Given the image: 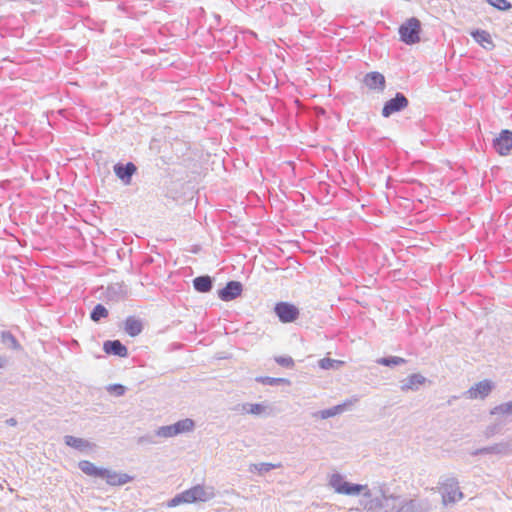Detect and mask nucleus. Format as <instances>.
Masks as SVG:
<instances>
[{
    "label": "nucleus",
    "instance_id": "obj_28",
    "mask_svg": "<svg viewBox=\"0 0 512 512\" xmlns=\"http://www.w3.org/2000/svg\"><path fill=\"white\" fill-rule=\"evenodd\" d=\"M256 381L259 383H262L264 385H269V386H276L279 384H288L289 383V381L285 378H275V377H269V376L257 377Z\"/></svg>",
    "mask_w": 512,
    "mask_h": 512
},
{
    "label": "nucleus",
    "instance_id": "obj_19",
    "mask_svg": "<svg viewBox=\"0 0 512 512\" xmlns=\"http://www.w3.org/2000/svg\"><path fill=\"white\" fill-rule=\"evenodd\" d=\"M124 329H125V332L129 336L135 337V336H138L142 332L143 325L139 319H137L133 316H129L125 320V328Z\"/></svg>",
    "mask_w": 512,
    "mask_h": 512
},
{
    "label": "nucleus",
    "instance_id": "obj_11",
    "mask_svg": "<svg viewBox=\"0 0 512 512\" xmlns=\"http://www.w3.org/2000/svg\"><path fill=\"white\" fill-rule=\"evenodd\" d=\"M243 285L239 281H229L226 286L219 290L218 296L222 301L228 302L241 295Z\"/></svg>",
    "mask_w": 512,
    "mask_h": 512
},
{
    "label": "nucleus",
    "instance_id": "obj_17",
    "mask_svg": "<svg viewBox=\"0 0 512 512\" xmlns=\"http://www.w3.org/2000/svg\"><path fill=\"white\" fill-rule=\"evenodd\" d=\"M508 450H509V444L502 442V443H496V444L491 445V446H487V447H482V448L476 449V450L472 451L470 454L472 456L488 455V454L499 455V454L507 453Z\"/></svg>",
    "mask_w": 512,
    "mask_h": 512
},
{
    "label": "nucleus",
    "instance_id": "obj_2",
    "mask_svg": "<svg viewBox=\"0 0 512 512\" xmlns=\"http://www.w3.org/2000/svg\"><path fill=\"white\" fill-rule=\"evenodd\" d=\"M387 512H430L431 503L427 498L391 494L386 503Z\"/></svg>",
    "mask_w": 512,
    "mask_h": 512
},
{
    "label": "nucleus",
    "instance_id": "obj_39",
    "mask_svg": "<svg viewBox=\"0 0 512 512\" xmlns=\"http://www.w3.org/2000/svg\"><path fill=\"white\" fill-rule=\"evenodd\" d=\"M6 423L9 426H16L17 425V420L15 418H9V419L6 420Z\"/></svg>",
    "mask_w": 512,
    "mask_h": 512
},
{
    "label": "nucleus",
    "instance_id": "obj_29",
    "mask_svg": "<svg viewBox=\"0 0 512 512\" xmlns=\"http://www.w3.org/2000/svg\"><path fill=\"white\" fill-rule=\"evenodd\" d=\"M281 467V464L278 463V464H273V463H258V464H252L250 466V471H258L259 473H267L273 469H276V468H279Z\"/></svg>",
    "mask_w": 512,
    "mask_h": 512
},
{
    "label": "nucleus",
    "instance_id": "obj_3",
    "mask_svg": "<svg viewBox=\"0 0 512 512\" xmlns=\"http://www.w3.org/2000/svg\"><path fill=\"white\" fill-rule=\"evenodd\" d=\"M216 496L212 486L197 484L177 495L168 502V507H176L183 503L207 502Z\"/></svg>",
    "mask_w": 512,
    "mask_h": 512
},
{
    "label": "nucleus",
    "instance_id": "obj_33",
    "mask_svg": "<svg viewBox=\"0 0 512 512\" xmlns=\"http://www.w3.org/2000/svg\"><path fill=\"white\" fill-rule=\"evenodd\" d=\"M490 5L500 11H506L512 7L508 0H491Z\"/></svg>",
    "mask_w": 512,
    "mask_h": 512
},
{
    "label": "nucleus",
    "instance_id": "obj_12",
    "mask_svg": "<svg viewBox=\"0 0 512 512\" xmlns=\"http://www.w3.org/2000/svg\"><path fill=\"white\" fill-rule=\"evenodd\" d=\"M363 83L370 90L382 92L386 87V80L382 73L372 71L367 73L363 78Z\"/></svg>",
    "mask_w": 512,
    "mask_h": 512
},
{
    "label": "nucleus",
    "instance_id": "obj_26",
    "mask_svg": "<svg viewBox=\"0 0 512 512\" xmlns=\"http://www.w3.org/2000/svg\"><path fill=\"white\" fill-rule=\"evenodd\" d=\"M108 310L107 308L102 304H97L94 306L93 310L90 313V318L94 322H99L103 318L108 317Z\"/></svg>",
    "mask_w": 512,
    "mask_h": 512
},
{
    "label": "nucleus",
    "instance_id": "obj_13",
    "mask_svg": "<svg viewBox=\"0 0 512 512\" xmlns=\"http://www.w3.org/2000/svg\"><path fill=\"white\" fill-rule=\"evenodd\" d=\"M114 173L116 176L124 183L130 184L133 174L136 172L137 168L132 162H128L126 164L117 163L113 167Z\"/></svg>",
    "mask_w": 512,
    "mask_h": 512
},
{
    "label": "nucleus",
    "instance_id": "obj_37",
    "mask_svg": "<svg viewBox=\"0 0 512 512\" xmlns=\"http://www.w3.org/2000/svg\"><path fill=\"white\" fill-rule=\"evenodd\" d=\"M495 433H497V427L496 426H489L485 430V436L487 438L493 436Z\"/></svg>",
    "mask_w": 512,
    "mask_h": 512
},
{
    "label": "nucleus",
    "instance_id": "obj_18",
    "mask_svg": "<svg viewBox=\"0 0 512 512\" xmlns=\"http://www.w3.org/2000/svg\"><path fill=\"white\" fill-rule=\"evenodd\" d=\"M346 406L347 403L338 404L327 409L316 411L312 414V416L318 419H328L343 413L346 409Z\"/></svg>",
    "mask_w": 512,
    "mask_h": 512
},
{
    "label": "nucleus",
    "instance_id": "obj_6",
    "mask_svg": "<svg viewBox=\"0 0 512 512\" xmlns=\"http://www.w3.org/2000/svg\"><path fill=\"white\" fill-rule=\"evenodd\" d=\"M440 490L444 503H455L463 498L459 483L454 477H448L441 482Z\"/></svg>",
    "mask_w": 512,
    "mask_h": 512
},
{
    "label": "nucleus",
    "instance_id": "obj_14",
    "mask_svg": "<svg viewBox=\"0 0 512 512\" xmlns=\"http://www.w3.org/2000/svg\"><path fill=\"white\" fill-rule=\"evenodd\" d=\"M103 350L106 354L115 355L122 358L128 356L127 347L119 340H107L103 343Z\"/></svg>",
    "mask_w": 512,
    "mask_h": 512
},
{
    "label": "nucleus",
    "instance_id": "obj_15",
    "mask_svg": "<svg viewBox=\"0 0 512 512\" xmlns=\"http://www.w3.org/2000/svg\"><path fill=\"white\" fill-rule=\"evenodd\" d=\"M426 380L427 379L419 373L411 374L405 380L402 381L400 387L401 391H417L419 387L426 382Z\"/></svg>",
    "mask_w": 512,
    "mask_h": 512
},
{
    "label": "nucleus",
    "instance_id": "obj_23",
    "mask_svg": "<svg viewBox=\"0 0 512 512\" xmlns=\"http://www.w3.org/2000/svg\"><path fill=\"white\" fill-rule=\"evenodd\" d=\"M346 482L347 481H345L344 476L338 472L330 475L329 486L333 488V490L338 494H341L343 486L346 484Z\"/></svg>",
    "mask_w": 512,
    "mask_h": 512
},
{
    "label": "nucleus",
    "instance_id": "obj_40",
    "mask_svg": "<svg viewBox=\"0 0 512 512\" xmlns=\"http://www.w3.org/2000/svg\"><path fill=\"white\" fill-rule=\"evenodd\" d=\"M4 366V359L0 356V368Z\"/></svg>",
    "mask_w": 512,
    "mask_h": 512
},
{
    "label": "nucleus",
    "instance_id": "obj_25",
    "mask_svg": "<svg viewBox=\"0 0 512 512\" xmlns=\"http://www.w3.org/2000/svg\"><path fill=\"white\" fill-rule=\"evenodd\" d=\"M406 362V359L398 356L382 357L376 360L377 364L387 367L402 365L405 364Z\"/></svg>",
    "mask_w": 512,
    "mask_h": 512
},
{
    "label": "nucleus",
    "instance_id": "obj_8",
    "mask_svg": "<svg viewBox=\"0 0 512 512\" xmlns=\"http://www.w3.org/2000/svg\"><path fill=\"white\" fill-rule=\"evenodd\" d=\"M274 312L282 323H292L300 315L299 309L294 304L283 301L275 304Z\"/></svg>",
    "mask_w": 512,
    "mask_h": 512
},
{
    "label": "nucleus",
    "instance_id": "obj_24",
    "mask_svg": "<svg viewBox=\"0 0 512 512\" xmlns=\"http://www.w3.org/2000/svg\"><path fill=\"white\" fill-rule=\"evenodd\" d=\"M366 487H367V485L354 484V483L346 482V484L343 486L341 494L342 495H349V496L359 495L360 493L363 494V492L365 491Z\"/></svg>",
    "mask_w": 512,
    "mask_h": 512
},
{
    "label": "nucleus",
    "instance_id": "obj_20",
    "mask_svg": "<svg viewBox=\"0 0 512 512\" xmlns=\"http://www.w3.org/2000/svg\"><path fill=\"white\" fill-rule=\"evenodd\" d=\"M193 287L200 293L210 292L213 288L212 278L208 275L198 276L193 280Z\"/></svg>",
    "mask_w": 512,
    "mask_h": 512
},
{
    "label": "nucleus",
    "instance_id": "obj_35",
    "mask_svg": "<svg viewBox=\"0 0 512 512\" xmlns=\"http://www.w3.org/2000/svg\"><path fill=\"white\" fill-rule=\"evenodd\" d=\"M109 392H114L116 396H122L125 394L126 388L122 384H111L107 387Z\"/></svg>",
    "mask_w": 512,
    "mask_h": 512
},
{
    "label": "nucleus",
    "instance_id": "obj_32",
    "mask_svg": "<svg viewBox=\"0 0 512 512\" xmlns=\"http://www.w3.org/2000/svg\"><path fill=\"white\" fill-rule=\"evenodd\" d=\"M343 362L340 361V360H335V359H331V358H322L319 360V367L324 369V370H328V369H333V368H337L339 365H341Z\"/></svg>",
    "mask_w": 512,
    "mask_h": 512
},
{
    "label": "nucleus",
    "instance_id": "obj_22",
    "mask_svg": "<svg viewBox=\"0 0 512 512\" xmlns=\"http://www.w3.org/2000/svg\"><path fill=\"white\" fill-rule=\"evenodd\" d=\"M1 342L12 350H20L21 345L19 344L16 337L10 331L1 332Z\"/></svg>",
    "mask_w": 512,
    "mask_h": 512
},
{
    "label": "nucleus",
    "instance_id": "obj_7",
    "mask_svg": "<svg viewBox=\"0 0 512 512\" xmlns=\"http://www.w3.org/2000/svg\"><path fill=\"white\" fill-rule=\"evenodd\" d=\"M408 106V98L402 92H397L393 98L384 103L381 115L384 118H389L392 114L401 112Z\"/></svg>",
    "mask_w": 512,
    "mask_h": 512
},
{
    "label": "nucleus",
    "instance_id": "obj_36",
    "mask_svg": "<svg viewBox=\"0 0 512 512\" xmlns=\"http://www.w3.org/2000/svg\"><path fill=\"white\" fill-rule=\"evenodd\" d=\"M275 361L284 367H291L293 366L294 362L293 359L289 356H279L275 358Z\"/></svg>",
    "mask_w": 512,
    "mask_h": 512
},
{
    "label": "nucleus",
    "instance_id": "obj_30",
    "mask_svg": "<svg viewBox=\"0 0 512 512\" xmlns=\"http://www.w3.org/2000/svg\"><path fill=\"white\" fill-rule=\"evenodd\" d=\"M471 36L481 45H484V43L492 44L491 35L485 30H476L471 33Z\"/></svg>",
    "mask_w": 512,
    "mask_h": 512
},
{
    "label": "nucleus",
    "instance_id": "obj_21",
    "mask_svg": "<svg viewBox=\"0 0 512 512\" xmlns=\"http://www.w3.org/2000/svg\"><path fill=\"white\" fill-rule=\"evenodd\" d=\"M177 435L192 432L195 428V422L190 418H185L173 424Z\"/></svg>",
    "mask_w": 512,
    "mask_h": 512
},
{
    "label": "nucleus",
    "instance_id": "obj_38",
    "mask_svg": "<svg viewBox=\"0 0 512 512\" xmlns=\"http://www.w3.org/2000/svg\"><path fill=\"white\" fill-rule=\"evenodd\" d=\"M139 443H149V444H152V443H155V442H154L152 436L146 435V436H143V437H141L139 439Z\"/></svg>",
    "mask_w": 512,
    "mask_h": 512
},
{
    "label": "nucleus",
    "instance_id": "obj_10",
    "mask_svg": "<svg viewBox=\"0 0 512 512\" xmlns=\"http://www.w3.org/2000/svg\"><path fill=\"white\" fill-rule=\"evenodd\" d=\"M494 388L495 384L493 381L484 379L468 389L464 393V396L467 399H485Z\"/></svg>",
    "mask_w": 512,
    "mask_h": 512
},
{
    "label": "nucleus",
    "instance_id": "obj_9",
    "mask_svg": "<svg viewBox=\"0 0 512 512\" xmlns=\"http://www.w3.org/2000/svg\"><path fill=\"white\" fill-rule=\"evenodd\" d=\"M492 147L501 156L510 155L512 152V131L503 129L499 135L493 139Z\"/></svg>",
    "mask_w": 512,
    "mask_h": 512
},
{
    "label": "nucleus",
    "instance_id": "obj_34",
    "mask_svg": "<svg viewBox=\"0 0 512 512\" xmlns=\"http://www.w3.org/2000/svg\"><path fill=\"white\" fill-rule=\"evenodd\" d=\"M248 407L249 408L246 409V412L254 415L261 414L265 410V406L260 403L248 404Z\"/></svg>",
    "mask_w": 512,
    "mask_h": 512
},
{
    "label": "nucleus",
    "instance_id": "obj_27",
    "mask_svg": "<svg viewBox=\"0 0 512 512\" xmlns=\"http://www.w3.org/2000/svg\"><path fill=\"white\" fill-rule=\"evenodd\" d=\"M490 413L492 415H512V401L495 406Z\"/></svg>",
    "mask_w": 512,
    "mask_h": 512
},
{
    "label": "nucleus",
    "instance_id": "obj_4",
    "mask_svg": "<svg viewBox=\"0 0 512 512\" xmlns=\"http://www.w3.org/2000/svg\"><path fill=\"white\" fill-rule=\"evenodd\" d=\"M380 496H373L371 490L366 487L365 491L362 494V499L360 500L359 504L363 508V510L367 512H375L378 510H383L384 512H387V500L390 499L391 494H388V490L385 488V486L380 487Z\"/></svg>",
    "mask_w": 512,
    "mask_h": 512
},
{
    "label": "nucleus",
    "instance_id": "obj_5",
    "mask_svg": "<svg viewBox=\"0 0 512 512\" xmlns=\"http://www.w3.org/2000/svg\"><path fill=\"white\" fill-rule=\"evenodd\" d=\"M420 33L421 22L416 17H411L407 19L399 27L400 40L407 45H413L418 43L420 41Z\"/></svg>",
    "mask_w": 512,
    "mask_h": 512
},
{
    "label": "nucleus",
    "instance_id": "obj_31",
    "mask_svg": "<svg viewBox=\"0 0 512 512\" xmlns=\"http://www.w3.org/2000/svg\"><path fill=\"white\" fill-rule=\"evenodd\" d=\"M155 435L161 438H170L177 436L175 428L172 425L161 426L155 431Z\"/></svg>",
    "mask_w": 512,
    "mask_h": 512
},
{
    "label": "nucleus",
    "instance_id": "obj_1",
    "mask_svg": "<svg viewBox=\"0 0 512 512\" xmlns=\"http://www.w3.org/2000/svg\"><path fill=\"white\" fill-rule=\"evenodd\" d=\"M79 469L87 476L102 478L110 486H122L133 480L127 473L116 472L107 468H100L88 460H81L78 463Z\"/></svg>",
    "mask_w": 512,
    "mask_h": 512
},
{
    "label": "nucleus",
    "instance_id": "obj_16",
    "mask_svg": "<svg viewBox=\"0 0 512 512\" xmlns=\"http://www.w3.org/2000/svg\"><path fill=\"white\" fill-rule=\"evenodd\" d=\"M64 442L67 446L72 447L81 452L86 450H92L93 448H95L94 443H91L84 438H78L72 435H66L64 437Z\"/></svg>",
    "mask_w": 512,
    "mask_h": 512
}]
</instances>
